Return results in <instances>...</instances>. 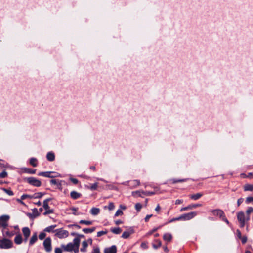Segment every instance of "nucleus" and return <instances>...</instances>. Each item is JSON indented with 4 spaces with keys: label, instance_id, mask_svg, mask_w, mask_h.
<instances>
[{
    "label": "nucleus",
    "instance_id": "c85d7f7f",
    "mask_svg": "<svg viewBox=\"0 0 253 253\" xmlns=\"http://www.w3.org/2000/svg\"><path fill=\"white\" fill-rule=\"evenodd\" d=\"M95 229L96 228L93 227L91 228H84L83 229V231L86 234H88L94 232Z\"/></svg>",
    "mask_w": 253,
    "mask_h": 253
},
{
    "label": "nucleus",
    "instance_id": "7c9ffc66",
    "mask_svg": "<svg viewBox=\"0 0 253 253\" xmlns=\"http://www.w3.org/2000/svg\"><path fill=\"white\" fill-rule=\"evenodd\" d=\"M244 190L245 191H252L253 190V185L251 184H246L244 186Z\"/></svg>",
    "mask_w": 253,
    "mask_h": 253
},
{
    "label": "nucleus",
    "instance_id": "6e6d98bb",
    "mask_svg": "<svg viewBox=\"0 0 253 253\" xmlns=\"http://www.w3.org/2000/svg\"><path fill=\"white\" fill-rule=\"evenodd\" d=\"M240 239L241 240L242 244H245L247 241V238L246 236L242 237Z\"/></svg>",
    "mask_w": 253,
    "mask_h": 253
},
{
    "label": "nucleus",
    "instance_id": "1a4fd4ad",
    "mask_svg": "<svg viewBox=\"0 0 253 253\" xmlns=\"http://www.w3.org/2000/svg\"><path fill=\"white\" fill-rule=\"evenodd\" d=\"M201 206H202V205L201 204H190V205H188L186 207L182 208L180 210V211L181 212H182V211H188V210H192V209H195V208H197L198 207H201Z\"/></svg>",
    "mask_w": 253,
    "mask_h": 253
},
{
    "label": "nucleus",
    "instance_id": "c03bdc74",
    "mask_svg": "<svg viewBox=\"0 0 253 253\" xmlns=\"http://www.w3.org/2000/svg\"><path fill=\"white\" fill-rule=\"evenodd\" d=\"M46 234L44 232H41L39 235V238L40 240H43L45 238Z\"/></svg>",
    "mask_w": 253,
    "mask_h": 253
},
{
    "label": "nucleus",
    "instance_id": "4be33fe9",
    "mask_svg": "<svg viewBox=\"0 0 253 253\" xmlns=\"http://www.w3.org/2000/svg\"><path fill=\"white\" fill-rule=\"evenodd\" d=\"M253 212V208L252 207H249L248 209L246 211V221H248L250 219V214L251 212Z\"/></svg>",
    "mask_w": 253,
    "mask_h": 253
},
{
    "label": "nucleus",
    "instance_id": "b1692460",
    "mask_svg": "<svg viewBox=\"0 0 253 253\" xmlns=\"http://www.w3.org/2000/svg\"><path fill=\"white\" fill-rule=\"evenodd\" d=\"M90 213L92 214V215H96L97 214H98L100 212V209L99 208H92L91 210H90Z\"/></svg>",
    "mask_w": 253,
    "mask_h": 253
},
{
    "label": "nucleus",
    "instance_id": "774afa93",
    "mask_svg": "<svg viewBox=\"0 0 253 253\" xmlns=\"http://www.w3.org/2000/svg\"><path fill=\"white\" fill-rule=\"evenodd\" d=\"M92 253H100L99 249L98 248L94 249Z\"/></svg>",
    "mask_w": 253,
    "mask_h": 253
},
{
    "label": "nucleus",
    "instance_id": "a19ab883",
    "mask_svg": "<svg viewBox=\"0 0 253 253\" xmlns=\"http://www.w3.org/2000/svg\"><path fill=\"white\" fill-rule=\"evenodd\" d=\"M171 181H172V183L173 184H174V183H179V182H184L185 181V179H172L171 180Z\"/></svg>",
    "mask_w": 253,
    "mask_h": 253
},
{
    "label": "nucleus",
    "instance_id": "a878e982",
    "mask_svg": "<svg viewBox=\"0 0 253 253\" xmlns=\"http://www.w3.org/2000/svg\"><path fill=\"white\" fill-rule=\"evenodd\" d=\"M30 164L33 167H37L38 165V160L35 158H31L30 159Z\"/></svg>",
    "mask_w": 253,
    "mask_h": 253
},
{
    "label": "nucleus",
    "instance_id": "5701e85b",
    "mask_svg": "<svg viewBox=\"0 0 253 253\" xmlns=\"http://www.w3.org/2000/svg\"><path fill=\"white\" fill-rule=\"evenodd\" d=\"M22 169L23 170L24 172L29 174H35L36 171V169L30 168H24Z\"/></svg>",
    "mask_w": 253,
    "mask_h": 253
},
{
    "label": "nucleus",
    "instance_id": "a211bd4d",
    "mask_svg": "<svg viewBox=\"0 0 253 253\" xmlns=\"http://www.w3.org/2000/svg\"><path fill=\"white\" fill-rule=\"evenodd\" d=\"M45 194V193H42V192H37L35 193L31 196V199H37V198H42L43 195Z\"/></svg>",
    "mask_w": 253,
    "mask_h": 253
},
{
    "label": "nucleus",
    "instance_id": "e433bc0d",
    "mask_svg": "<svg viewBox=\"0 0 253 253\" xmlns=\"http://www.w3.org/2000/svg\"><path fill=\"white\" fill-rule=\"evenodd\" d=\"M142 194L145 195V196H152V195H153L155 194V192H153V191H151V192H150V191H141Z\"/></svg>",
    "mask_w": 253,
    "mask_h": 253
},
{
    "label": "nucleus",
    "instance_id": "c9c22d12",
    "mask_svg": "<svg viewBox=\"0 0 253 253\" xmlns=\"http://www.w3.org/2000/svg\"><path fill=\"white\" fill-rule=\"evenodd\" d=\"M140 181L138 180H134L131 181L130 185L133 187H136L140 185Z\"/></svg>",
    "mask_w": 253,
    "mask_h": 253
},
{
    "label": "nucleus",
    "instance_id": "a18cd8bd",
    "mask_svg": "<svg viewBox=\"0 0 253 253\" xmlns=\"http://www.w3.org/2000/svg\"><path fill=\"white\" fill-rule=\"evenodd\" d=\"M71 210L73 211V214L75 215H77L78 214L77 213V211H78V208L75 207L71 208Z\"/></svg>",
    "mask_w": 253,
    "mask_h": 253
},
{
    "label": "nucleus",
    "instance_id": "9b49d317",
    "mask_svg": "<svg viewBox=\"0 0 253 253\" xmlns=\"http://www.w3.org/2000/svg\"><path fill=\"white\" fill-rule=\"evenodd\" d=\"M22 232L25 238V241H26L30 235V230L27 227H23L22 228Z\"/></svg>",
    "mask_w": 253,
    "mask_h": 253
},
{
    "label": "nucleus",
    "instance_id": "393cba45",
    "mask_svg": "<svg viewBox=\"0 0 253 253\" xmlns=\"http://www.w3.org/2000/svg\"><path fill=\"white\" fill-rule=\"evenodd\" d=\"M172 238V236L170 233H166L163 235V239L165 241L170 242Z\"/></svg>",
    "mask_w": 253,
    "mask_h": 253
},
{
    "label": "nucleus",
    "instance_id": "4c0bfd02",
    "mask_svg": "<svg viewBox=\"0 0 253 253\" xmlns=\"http://www.w3.org/2000/svg\"><path fill=\"white\" fill-rule=\"evenodd\" d=\"M142 191H133L132 192V196H139V197H142V192H141Z\"/></svg>",
    "mask_w": 253,
    "mask_h": 253
},
{
    "label": "nucleus",
    "instance_id": "2eb2a0df",
    "mask_svg": "<svg viewBox=\"0 0 253 253\" xmlns=\"http://www.w3.org/2000/svg\"><path fill=\"white\" fill-rule=\"evenodd\" d=\"M51 174H56V173L53 171L40 172L38 174V175L39 176L49 177H50Z\"/></svg>",
    "mask_w": 253,
    "mask_h": 253
},
{
    "label": "nucleus",
    "instance_id": "69168bd1",
    "mask_svg": "<svg viewBox=\"0 0 253 253\" xmlns=\"http://www.w3.org/2000/svg\"><path fill=\"white\" fill-rule=\"evenodd\" d=\"M62 250L59 248H56L55 249V253H62Z\"/></svg>",
    "mask_w": 253,
    "mask_h": 253
},
{
    "label": "nucleus",
    "instance_id": "58836bf2",
    "mask_svg": "<svg viewBox=\"0 0 253 253\" xmlns=\"http://www.w3.org/2000/svg\"><path fill=\"white\" fill-rule=\"evenodd\" d=\"M142 206L139 203H136L135 205V208L137 212H139L140 211V210L142 209Z\"/></svg>",
    "mask_w": 253,
    "mask_h": 253
},
{
    "label": "nucleus",
    "instance_id": "052dcab7",
    "mask_svg": "<svg viewBox=\"0 0 253 253\" xmlns=\"http://www.w3.org/2000/svg\"><path fill=\"white\" fill-rule=\"evenodd\" d=\"M243 201L244 199L242 198L238 199L237 200V206H239L241 205V204L243 202Z\"/></svg>",
    "mask_w": 253,
    "mask_h": 253
},
{
    "label": "nucleus",
    "instance_id": "37998d69",
    "mask_svg": "<svg viewBox=\"0 0 253 253\" xmlns=\"http://www.w3.org/2000/svg\"><path fill=\"white\" fill-rule=\"evenodd\" d=\"M54 211L53 209H50V208L47 210L43 213V215H46L50 213H53Z\"/></svg>",
    "mask_w": 253,
    "mask_h": 253
},
{
    "label": "nucleus",
    "instance_id": "423d86ee",
    "mask_svg": "<svg viewBox=\"0 0 253 253\" xmlns=\"http://www.w3.org/2000/svg\"><path fill=\"white\" fill-rule=\"evenodd\" d=\"M197 215V212L196 211H192L188 213L182 214L183 221L190 220L195 217Z\"/></svg>",
    "mask_w": 253,
    "mask_h": 253
},
{
    "label": "nucleus",
    "instance_id": "f8f14e48",
    "mask_svg": "<svg viewBox=\"0 0 253 253\" xmlns=\"http://www.w3.org/2000/svg\"><path fill=\"white\" fill-rule=\"evenodd\" d=\"M117 247L115 245H112L109 248H105L104 253H116Z\"/></svg>",
    "mask_w": 253,
    "mask_h": 253
},
{
    "label": "nucleus",
    "instance_id": "0e129e2a",
    "mask_svg": "<svg viewBox=\"0 0 253 253\" xmlns=\"http://www.w3.org/2000/svg\"><path fill=\"white\" fill-rule=\"evenodd\" d=\"M27 215L30 219H32L36 218V217H35V215L33 213H28Z\"/></svg>",
    "mask_w": 253,
    "mask_h": 253
},
{
    "label": "nucleus",
    "instance_id": "2f4dec72",
    "mask_svg": "<svg viewBox=\"0 0 253 253\" xmlns=\"http://www.w3.org/2000/svg\"><path fill=\"white\" fill-rule=\"evenodd\" d=\"M88 246V244L86 241H84L82 243V248H81V251L82 252H84L86 251V248Z\"/></svg>",
    "mask_w": 253,
    "mask_h": 253
},
{
    "label": "nucleus",
    "instance_id": "3c124183",
    "mask_svg": "<svg viewBox=\"0 0 253 253\" xmlns=\"http://www.w3.org/2000/svg\"><path fill=\"white\" fill-rule=\"evenodd\" d=\"M160 227H156V228H155L154 229H153L151 231H150V232H149L148 233H147V235H150L151 234H152L154 232H156L157 231V230Z\"/></svg>",
    "mask_w": 253,
    "mask_h": 253
},
{
    "label": "nucleus",
    "instance_id": "20e7f679",
    "mask_svg": "<svg viewBox=\"0 0 253 253\" xmlns=\"http://www.w3.org/2000/svg\"><path fill=\"white\" fill-rule=\"evenodd\" d=\"M55 231L56 232L55 235L60 239L67 237L69 235L68 231L62 228L57 229Z\"/></svg>",
    "mask_w": 253,
    "mask_h": 253
},
{
    "label": "nucleus",
    "instance_id": "de8ad7c7",
    "mask_svg": "<svg viewBox=\"0 0 253 253\" xmlns=\"http://www.w3.org/2000/svg\"><path fill=\"white\" fill-rule=\"evenodd\" d=\"M7 176V173L6 171H5V170H3L1 172V178H5V177H6Z\"/></svg>",
    "mask_w": 253,
    "mask_h": 253
},
{
    "label": "nucleus",
    "instance_id": "dca6fc26",
    "mask_svg": "<svg viewBox=\"0 0 253 253\" xmlns=\"http://www.w3.org/2000/svg\"><path fill=\"white\" fill-rule=\"evenodd\" d=\"M46 158L49 161H53L55 159L54 153L52 152H49L46 155Z\"/></svg>",
    "mask_w": 253,
    "mask_h": 253
},
{
    "label": "nucleus",
    "instance_id": "8fccbe9b",
    "mask_svg": "<svg viewBox=\"0 0 253 253\" xmlns=\"http://www.w3.org/2000/svg\"><path fill=\"white\" fill-rule=\"evenodd\" d=\"M70 181L74 184H77L79 182V180L77 179L74 178H71Z\"/></svg>",
    "mask_w": 253,
    "mask_h": 253
},
{
    "label": "nucleus",
    "instance_id": "79ce46f5",
    "mask_svg": "<svg viewBox=\"0 0 253 253\" xmlns=\"http://www.w3.org/2000/svg\"><path fill=\"white\" fill-rule=\"evenodd\" d=\"M108 233V231L106 230L105 231H101L97 232V237H100L103 235H105Z\"/></svg>",
    "mask_w": 253,
    "mask_h": 253
},
{
    "label": "nucleus",
    "instance_id": "9d476101",
    "mask_svg": "<svg viewBox=\"0 0 253 253\" xmlns=\"http://www.w3.org/2000/svg\"><path fill=\"white\" fill-rule=\"evenodd\" d=\"M62 248L65 251L70 252L74 250V245L72 243H69L67 245H62Z\"/></svg>",
    "mask_w": 253,
    "mask_h": 253
},
{
    "label": "nucleus",
    "instance_id": "bb28decb",
    "mask_svg": "<svg viewBox=\"0 0 253 253\" xmlns=\"http://www.w3.org/2000/svg\"><path fill=\"white\" fill-rule=\"evenodd\" d=\"M110 231L115 234H119L122 232V229L120 227L117 228H112L110 229Z\"/></svg>",
    "mask_w": 253,
    "mask_h": 253
},
{
    "label": "nucleus",
    "instance_id": "f03ea898",
    "mask_svg": "<svg viewBox=\"0 0 253 253\" xmlns=\"http://www.w3.org/2000/svg\"><path fill=\"white\" fill-rule=\"evenodd\" d=\"M237 220L240 223V227L243 228L245 225V222L246 221V216L244 212L240 211L238 212L237 215Z\"/></svg>",
    "mask_w": 253,
    "mask_h": 253
},
{
    "label": "nucleus",
    "instance_id": "6ab92c4d",
    "mask_svg": "<svg viewBox=\"0 0 253 253\" xmlns=\"http://www.w3.org/2000/svg\"><path fill=\"white\" fill-rule=\"evenodd\" d=\"M52 200V198H49L47 199H46L43 201V207L45 210H47L50 208L49 205H48V202Z\"/></svg>",
    "mask_w": 253,
    "mask_h": 253
},
{
    "label": "nucleus",
    "instance_id": "aec40b11",
    "mask_svg": "<svg viewBox=\"0 0 253 253\" xmlns=\"http://www.w3.org/2000/svg\"><path fill=\"white\" fill-rule=\"evenodd\" d=\"M14 242L17 245H19L22 242V238L21 234H19L16 236L14 238Z\"/></svg>",
    "mask_w": 253,
    "mask_h": 253
},
{
    "label": "nucleus",
    "instance_id": "f257e3e1",
    "mask_svg": "<svg viewBox=\"0 0 253 253\" xmlns=\"http://www.w3.org/2000/svg\"><path fill=\"white\" fill-rule=\"evenodd\" d=\"M23 180L29 184L37 187L41 186L42 185L41 182L34 177H25L23 178Z\"/></svg>",
    "mask_w": 253,
    "mask_h": 253
},
{
    "label": "nucleus",
    "instance_id": "ddd939ff",
    "mask_svg": "<svg viewBox=\"0 0 253 253\" xmlns=\"http://www.w3.org/2000/svg\"><path fill=\"white\" fill-rule=\"evenodd\" d=\"M134 232V231L133 229H131L129 231H124L122 234L121 237L124 239H127L131 234H133Z\"/></svg>",
    "mask_w": 253,
    "mask_h": 253
},
{
    "label": "nucleus",
    "instance_id": "72a5a7b5",
    "mask_svg": "<svg viewBox=\"0 0 253 253\" xmlns=\"http://www.w3.org/2000/svg\"><path fill=\"white\" fill-rule=\"evenodd\" d=\"M56 227V225H53L50 226H48L45 228L44 230V231L47 232H50L53 231V230Z\"/></svg>",
    "mask_w": 253,
    "mask_h": 253
},
{
    "label": "nucleus",
    "instance_id": "13d9d810",
    "mask_svg": "<svg viewBox=\"0 0 253 253\" xmlns=\"http://www.w3.org/2000/svg\"><path fill=\"white\" fill-rule=\"evenodd\" d=\"M253 200V197H248L246 198V202L247 203H250L252 202Z\"/></svg>",
    "mask_w": 253,
    "mask_h": 253
},
{
    "label": "nucleus",
    "instance_id": "6e6552de",
    "mask_svg": "<svg viewBox=\"0 0 253 253\" xmlns=\"http://www.w3.org/2000/svg\"><path fill=\"white\" fill-rule=\"evenodd\" d=\"M209 212L212 213V214L214 216H218L220 218L224 214V211L222 210L219 209H214V210H210L209 211Z\"/></svg>",
    "mask_w": 253,
    "mask_h": 253
},
{
    "label": "nucleus",
    "instance_id": "c756f323",
    "mask_svg": "<svg viewBox=\"0 0 253 253\" xmlns=\"http://www.w3.org/2000/svg\"><path fill=\"white\" fill-rule=\"evenodd\" d=\"M1 189L9 196H13L14 195L13 192L11 190L10 188L6 189L4 188H1Z\"/></svg>",
    "mask_w": 253,
    "mask_h": 253
},
{
    "label": "nucleus",
    "instance_id": "39448f33",
    "mask_svg": "<svg viewBox=\"0 0 253 253\" xmlns=\"http://www.w3.org/2000/svg\"><path fill=\"white\" fill-rule=\"evenodd\" d=\"M43 244L45 248V250L47 252H48L51 251V240L50 238L48 237L46 238L44 241Z\"/></svg>",
    "mask_w": 253,
    "mask_h": 253
},
{
    "label": "nucleus",
    "instance_id": "412c9836",
    "mask_svg": "<svg viewBox=\"0 0 253 253\" xmlns=\"http://www.w3.org/2000/svg\"><path fill=\"white\" fill-rule=\"evenodd\" d=\"M37 240V233H34L33 235L32 236L30 241H29V245H33Z\"/></svg>",
    "mask_w": 253,
    "mask_h": 253
},
{
    "label": "nucleus",
    "instance_id": "0eeeda50",
    "mask_svg": "<svg viewBox=\"0 0 253 253\" xmlns=\"http://www.w3.org/2000/svg\"><path fill=\"white\" fill-rule=\"evenodd\" d=\"M10 216L8 215L1 216V227L6 228L8 226L7 221L9 220Z\"/></svg>",
    "mask_w": 253,
    "mask_h": 253
},
{
    "label": "nucleus",
    "instance_id": "4468645a",
    "mask_svg": "<svg viewBox=\"0 0 253 253\" xmlns=\"http://www.w3.org/2000/svg\"><path fill=\"white\" fill-rule=\"evenodd\" d=\"M70 196L72 199L76 200L81 198L82 194L75 191H73L70 193Z\"/></svg>",
    "mask_w": 253,
    "mask_h": 253
},
{
    "label": "nucleus",
    "instance_id": "e2e57ef3",
    "mask_svg": "<svg viewBox=\"0 0 253 253\" xmlns=\"http://www.w3.org/2000/svg\"><path fill=\"white\" fill-rule=\"evenodd\" d=\"M152 216H153V215H152V214H149V215H146V216L145 217V219H144L145 221L146 222H147L149 221V219H150L151 217H152Z\"/></svg>",
    "mask_w": 253,
    "mask_h": 253
},
{
    "label": "nucleus",
    "instance_id": "4d7b16f0",
    "mask_svg": "<svg viewBox=\"0 0 253 253\" xmlns=\"http://www.w3.org/2000/svg\"><path fill=\"white\" fill-rule=\"evenodd\" d=\"M31 195H30L23 194L21 196V199L22 200H24L27 198H29L31 199Z\"/></svg>",
    "mask_w": 253,
    "mask_h": 253
},
{
    "label": "nucleus",
    "instance_id": "f704fd0d",
    "mask_svg": "<svg viewBox=\"0 0 253 253\" xmlns=\"http://www.w3.org/2000/svg\"><path fill=\"white\" fill-rule=\"evenodd\" d=\"M79 223L81 224H85L86 225H90L92 224V221H87L84 220H81L79 221Z\"/></svg>",
    "mask_w": 253,
    "mask_h": 253
},
{
    "label": "nucleus",
    "instance_id": "49530a36",
    "mask_svg": "<svg viewBox=\"0 0 253 253\" xmlns=\"http://www.w3.org/2000/svg\"><path fill=\"white\" fill-rule=\"evenodd\" d=\"M222 221L225 222L227 224H229V221L228 220V219H227V218L226 217V216L225 215V213L223 214V215L221 217V218H220Z\"/></svg>",
    "mask_w": 253,
    "mask_h": 253
},
{
    "label": "nucleus",
    "instance_id": "f3484780",
    "mask_svg": "<svg viewBox=\"0 0 253 253\" xmlns=\"http://www.w3.org/2000/svg\"><path fill=\"white\" fill-rule=\"evenodd\" d=\"M203 195L202 193H197L196 194H192L190 195V198L193 200H197L199 199Z\"/></svg>",
    "mask_w": 253,
    "mask_h": 253
},
{
    "label": "nucleus",
    "instance_id": "ea45409f",
    "mask_svg": "<svg viewBox=\"0 0 253 253\" xmlns=\"http://www.w3.org/2000/svg\"><path fill=\"white\" fill-rule=\"evenodd\" d=\"M33 214L35 215V217H37L40 215L37 208H34L32 210Z\"/></svg>",
    "mask_w": 253,
    "mask_h": 253
},
{
    "label": "nucleus",
    "instance_id": "5fc2aeb1",
    "mask_svg": "<svg viewBox=\"0 0 253 253\" xmlns=\"http://www.w3.org/2000/svg\"><path fill=\"white\" fill-rule=\"evenodd\" d=\"M123 213V212L121 210H118L115 214V216H118L120 215H122Z\"/></svg>",
    "mask_w": 253,
    "mask_h": 253
},
{
    "label": "nucleus",
    "instance_id": "cd10ccee",
    "mask_svg": "<svg viewBox=\"0 0 253 253\" xmlns=\"http://www.w3.org/2000/svg\"><path fill=\"white\" fill-rule=\"evenodd\" d=\"M162 245L161 241L159 240H156L155 241V243L153 244V247L154 249H158L160 247H161Z\"/></svg>",
    "mask_w": 253,
    "mask_h": 253
},
{
    "label": "nucleus",
    "instance_id": "473e14b6",
    "mask_svg": "<svg viewBox=\"0 0 253 253\" xmlns=\"http://www.w3.org/2000/svg\"><path fill=\"white\" fill-rule=\"evenodd\" d=\"M73 245H74V247H79L80 245V239L79 237H76L73 240Z\"/></svg>",
    "mask_w": 253,
    "mask_h": 253
},
{
    "label": "nucleus",
    "instance_id": "680f3d73",
    "mask_svg": "<svg viewBox=\"0 0 253 253\" xmlns=\"http://www.w3.org/2000/svg\"><path fill=\"white\" fill-rule=\"evenodd\" d=\"M236 233H237V236L238 238L239 239L241 238V237L242 236V234H241V231L239 229H237V231H236Z\"/></svg>",
    "mask_w": 253,
    "mask_h": 253
},
{
    "label": "nucleus",
    "instance_id": "09e8293b",
    "mask_svg": "<svg viewBox=\"0 0 253 253\" xmlns=\"http://www.w3.org/2000/svg\"><path fill=\"white\" fill-rule=\"evenodd\" d=\"M97 183H93L91 185V186H90V189L91 190H96L97 188Z\"/></svg>",
    "mask_w": 253,
    "mask_h": 253
},
{
    "label": "nucleus",
    "instance_id": "603ef678",
    "mask_svg": "<svg viewBox=\"0 0 253 253\" xmlns=\"http://www.w3.org/2000/svg\"><path fill=\"white\" fill-rule=\"evenodd\" d=\"M58 180H56V179H51L50 181V183L52 185H58Z\"/></svg>",
    "mask_w": 253,
    "mask_h": 253
},
{
    "label": "nucleus",
    "instance_id": "338daca9",
    "mask_svg": "<svg viewBox=\"0 0 253 253\" xmlns=\"http://www.w3.org/2000/svg\"><path fill=\"white\" fill-rule=\"evenodd\" d=\"M183 200H181V199H177L175 201V204L176 205H178V204H181L183 203Z\"/></svg>",
    "mask_w": 253,
    "mask_h": 253
},
{
    "label": "nucleus",
    "instance_id": "864d4df0",
    "mask_svg": "<svg viewBox=\"0 0 253 253\" xmlns=\"http://www.w3.org/2000/svg\"><path fill=\"white\" fill-rule=\"evenodd\" d=\"M114 208H115V206H114L113 203L111 202L109 204L108 209L109 210H112L114 209Z\"/></svg>",
    "mask_w": 253,
    "mask_h": 253
},
{
    "label": "nucleus",
    "instance_id": "7ed1b4c3",
    "mask_svg": "<svg viewBox=\"0 0 253 253\" xmlns=\"http://www.w3.org/2000/svg\"><path fill=\"white\" fill-rule=\"evenodd\" d=\"M13 246V243L11 240L4 238L1 240V248L9 249Z\"/></svg>",
    "mask_w": 253,
    "mask_h": 253
},
{
    "label": "nucleus",
    "instance_id": "bf43d9fd",
    "mask_svg": "<svg viewBox=\"0 0 253 253\" xmlns=\"http://www.w3.org/2000/svg\"><path fill=\"white\" fill-rule=\"evenodd\" d=\"M141 247L143 248V249H147L148 248V246H147V243H145V242H142L141 244Z\"/></svg>",
    "mask_w": 253,
    "mask_h": 253
}]
</instances>
